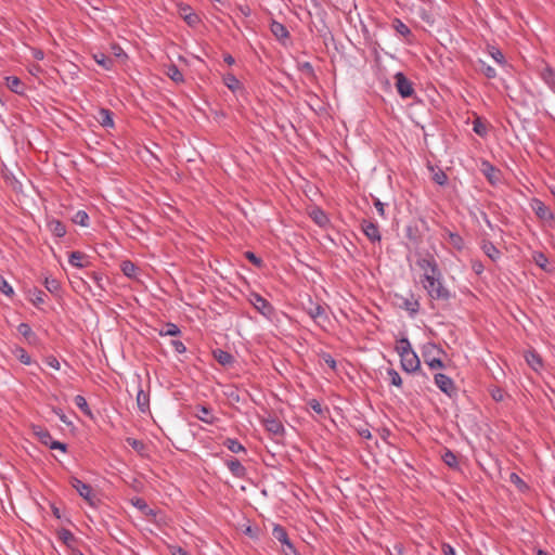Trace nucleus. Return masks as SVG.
Instances as JSON below:
<instances>
[{"instance_id":"1","label":"nucleus","mask_w":555,"mask_h":555,"mask_svg":"<svg viewBox=\"0 0 555 555\" xmlns=\"http://www.w3.org/2000/svg\"><path fill=\"white\" fill-rule=\"evenodd\" d=\"M424 289L434 300L447 301L450 299V291L442 283V274L427 276V281H422Z\"/></svg>"},{"instance_id":"2","label":"nucleus","mask_w":555,"mask_h":555,"mask_svg":"<svg viewBox=\"0 0 555 555\" xmlns=\"http://www.w3.org/2000/svg\"><path fill=\"white\" fill-rule=\"evenodd\" d=\"M443 353V350L439 348L437 345L428 343L424 345L422 350V356L424 358V362L431 369V370H439L443 369L444 364L441 361L440 356Z\"/></svg>"},{"instance_id":"3","label":"nucleus","mask_w":555,"mask_h":555,"mask_svg":"<svg viewBox=\"0 0 555 555\" xmlns=\"http://www.w3.org/2000/svg\"><path fill=\"white\" fill-rule=\"evenodd\" d=\"M417 266L423 271V280L427 281V276L440 275L438 263L433 255L426 254L417 259Z\"/></svg>"},{"instance_id":"4","label":"nucleus","mask_w":555,"mask_h":555,"mask_svg":"<svg viewBox=\"0 0 555 555\" xmlns=\"http://www.w3.org/2000/svg\"><path fill=\"white\" fill-rule=\"evenodd\" d=\"M70 485L90 505L95 504L96 495L90 485L85 483L76 477L70 478Z\"/></svg>"},{"instance_id":"5","label":"nucleus","mask_w":555,"mask_h":555,"mask_svg":"<svg viewBox=\"0 0 555 555\" xmlns=\"http://www.w3.org/2000/svg\"><path fill=\"white\" fill-rule=\"evenodd\" d=\"M34 434L40 440L41 443L50 447L51 449H57L65 451L66 446L60 441H54L50 435V433L42 427H34Z\"/></svg>"},{"instance_id":"6","label":"nucleus","mask_w":555,"mask_h":555,"mask_svg":"<svg viewBox=\"0 0 555 555\" xmlns=\"http://www.w3.org/2000/svg\"><path fill=\"white\" fill-rule=\"evenodd\" d=\"M249 302L254 306V308L260 312L266 318H271L273 313V308L263 297L259 294L253 293L249 296Z\"/></svg>"},{"instance_id":"7","label":"nucleus","mask_w":555,"mask_h":555,"mask_svg":"<svg viewBox=\"0 0 555 555\" xmlns=\"http://www.w3.org/2000/svg\"><path fill=\"white\" fill-rule=\"evenodd\" d=\"M401 367L408 373L416 372L421 366V361L415 351L405 352L400 357Z\"/></svg>"},{"instance_id":"8","label":"nucleus","mask_w":555,"mask_h":555,"mask_svg":"<svg viewBox=\"0 0 555 555\" xmlns=\"http://www.w3.org/2000/svg\"><path fill=\"white\" fill-rule=\"evenodd\" d=\"M435 384L442 392H444L449 397H452L456 392V388L453 380L442 373H438L435 375Z\"/></svg>"},{"instance_id":"9","label":"nucleus","mask_w":555,"mask_h":555,"mask_svg":"<svg viewBox=\"0 0 555 555\" xmlns=\"http://www.w3.org/2000/svg\"><path fill=\"white\" fill-rule=\"evenodd\" d=\"M395 79L398 93L402 98H410L414 92L412 83L406 79V77L402 73H397L395 75Z\"/></svg>"},{"instance_id":"10","label":"nucleus","mask_w":555,"mask_h":555,"mask_svg":"<svg viewBox=\"0 0 555 555\" xmlns=\"http://www.w3.org/2000/svg\"><path fill=\"white\" fill-rule=\"evenodd\" d=\"M362 231L370 241H372V242L380 241L379 230L375 223L364 220L362 222Z\"/></svg>"},{"instance_id":"11","label":"nucleus","mask_w":555,"mask_h":555,"mask_svg":"<svg viewBox=\"0 0 555 555\" xmlns=\"http://www.w3.org/2000/svg\"><path fill=\"white\" fill-rule=\"evenodd\" d=\"M270 30L279 41L283 42L289 37V33H288L287 28L283 24L276 22V21L271 22Z\"/></svg>"},{"instance_id":"12","label":"nucleus","mask_w":555,"mask_h":555,"mask_svg":"<svg viewBox=\"0 0 555 555\" xmlns=\"http://www.w3.org/2000/svg\"><path fill=\"white\" fill-rule=\"evenodd\" d=\"M533 209L537 214V216L543 220V221H546V222H551L553 221L554 219V216H553V212L551 211V209L545 206L542 202L540 201H537L534 203V206H533Z\"/></svg>"},{"instance_id":"13","label":"nucleus","mask_w":555,"mask_h":555,"mask_svg":"<svg viewBox=\"0 0 555 555\" xmlns=\"http://www.w3.org/2000/svg\"><path fill=\"white\" fill-rule=\"evenodd\" d=\"M48 229L53 235L57 237H62L66 234V228L64 223L56 219H51L48 221Z\"/></svg>"},{"instance_id":"14","label":"nucleus","mask_w":555,"mask_h":555,"mask_svg":"<svg viewBox=\"0 0 555 555\" xmlns=\"http://www.w3.org/2000/svg\"><path fill=\"white\" fill-rule=\"evenodd\" d=\"M95 118L100 122V125L103 127H113L114 126L112 112L106 108L99 109Z\"/></svg>"},{"instance_id":"15","label":"nucleus","mask_w":555,"mask_h":555,"mask_svg":"<svg viewBox=\"0 0 555 555\" xmlns=\"http://www.w3.org/2000/svg\"><path fill=\"white\" fill-rule=\"evenodd\" d=\"M223 82L234 93L243 91L241 81L232 74L224 75Z\"/></svg>"},{"instance_id":"16","label":"nucleus","mask_w":555,"mask_h":555,"mask_svg":"<svg viewBox=\"0 0 555 555\" xmlns=\"http://www.w3.org/2000/svg\"><path fill=\"white\" fill-rule=\"evenodd\" d=\"M309 216L320 227H325L328 222L327 216L320 208H312Z\"/></svg>"},{"instance_id":"17","label":"nucleus","mask_w":555,"mask_h":555,"mask_svg":"<svg viewBox=\"0 0 555 555\" xmlns=\"http://www.w3.org/2000/svg\"><path fill=\"white\" fill-rule=\"evenodd\" d=\"M482 171L485 176L488 178V180L495 184L500 180V172L496 170L493 166H491L489 163L482 164Z\"/></svg>"},{"instance_id":"18","label":"nucleus","mask_w":555,"mask_h":555,"mask_svg":"<svg viewBox=\"0 0 555 555\" xmlns=\"http://www.w3.org/2000/svg\"><path fill=\"white\" fill-rule=\"evenodd\" d=\"M481 249L493 261L501 257V251L491 242H483Z\"/></svg>"},{"instance_id":"19","label":"nucleus","mask_w":555,"mask_h":555,"mask_svg":"<svg viewBox=\"0 0 555 555\" xmlns=\"http://www.w3.org/2000/svg\"><path fill=\"white\" fill-rule=\"evenodd\" d=\"M307 311L309 315L315 321H320L321 319L325 318V308L319 304L311 302Z\"/></svg>"},{"instance_id":"20","label":"nucleus","mask_w":555,"mask_h":555,"mask_svg":"<svg viewBox=\"0 0 555 555\" xmlns=\"http://www.w3.org/2000/svg\"><path fill=\"white\" fill-rule=\"evenodd\" d=\"M228 468L235 477H243L245 475V467L236 459L229 460L227 462Z\"/></svg>"},{"instance_id":"21","label":"nucleus","mask_w":555,"mask_h":555,"mask_svg":"<svg viewBox=\"0 0 555 555\" xmlns=\"http://www.w3.org/2000/svg\"><path fill=\"white\" fill-rule=\"evenodd\" d=\"M428 169L433 172L431 179L439 185H444L448 181V177L443 170L440 168H435L431 165H428Z\"/></svg>"},{"instance_id":"22","label":"nucleus","mask_w":555,"mask_h":555,"mask_svg":"<svg viewBox=\"0 0 555 555\" xmlns=\"http://www.w3.org/2000/svg\"><path fill=\"white\" fill-rule=\"evenodd\" d=\"M266 429L274 435H280L283 431V425L275 418H268L264 421Z\"/></svg>"},{"instance_id":"23","label":"nucleus","mask_w":555,"mask_h":555,"mask_svg":"<svg viewBox=\"0 0 555 555\" xmlns=\"http://www.w3.org/2000/svg\"><path fill=\"white\" fill-rule=\"evenodd\" d=\"M86 255L80 253V251H73L70 255H69V263L74 267H77V268H83L86 267Z\"/></svg>"},{"instance_id":"24","label":"nucleus","mask_w":555,"mask_h":555,"mask_svg":"<svg viewBox=\"0 0 555 555\" xmlns=\"http://www.w3.org/2000/svg\"><path fill=\"white\" fill-rule=\"evenodd\" d=\"M477 70L483 74L487 78H494L496 76L495 69L488 65L485 61L478 60L477 62Z\"/></svg>"},{"instance_id":"25","label":"nucleus","mask_w":555,"mask_h":555,"mask_svg":"<svg viewBox=\"0 0 555 555\" xmlns=\"http://www.w3.org/2000/svg\"><path fill=\"white\" fill-rule=\"evenodd\" d=\"M165 73L172 81L177 83L183 82V75L176 65H169Z\"/></svg>"},{"instance_id":"26","label":"nucleus","mask_w":555,"mask_h":555,"mask_svg":"<svg viewBox=\"0 0 555 555\" xmlns=\"http://www.w3.org/2000/svg\"><path fill=\"white\" fill-rule=\"evenodd\" d=\"M195 416L207 424H212L215 420L214 416L211 415L210 410L206 406L198 408L196 410Z\"/></svg>"},{"instance_id":"27","label":"nucleus","mask_w":555,"mask_h":555,"mask_svg":"<svg viewBox=\"0 0 555 555\" xmlns=\"http://www.w3.org/2000/svg\"><path fill=\"white\" fill-rule=\"evenodd\" d=\"M214 357L222 365H228L233 361V357L229 352L223 351L221 349L215 350Z\"/></svg>"},{"instance_id":"28","label":"nucleus","mask_w":555,"mask_h":555,"mask_svg":"<svg viewBox=\"0 0 555 555\" xmlns=\"http://www.w3.org/2000/svg\"><path fill=\"white\" fill-rule=\"evenodd\" d=\"M526 361L534 371H538L542 365L540 356L534 351H529L526 354Z\"/></svg>"},{"instance_id":"29","label":"nucleus","mask_w":555,"mask_h":555,"mask_svg":"<svg viewBox=\"0 0 555 555\" xmlns=\"http://www.w3.org/2000/svg\"><path fill=\"white\" fill-rule=\"evenodd\" d=\"M5 80H7V87L11 91H13L15 93H23L22 81L17 77L10 76V77H7Z\"/></svg>"},{"instance_id":"30","label":"nucleus","mask_w":555,"mask_h":555,"mask_svg":"<svg viewBox=\"0 0 555 555\" xmlns=\"http://www.w3.org/2000/svg\"><path fill=\"white\" fill-rule=\"evenodd\" d=\"M442 461L444 462L446 465H448L451 468L455 469L459 466L456 455L450 450L444 451V453L442 454Z\"/></svg>"},{"instance_id":"31","label":"nucleus","mask_w":555,"mask_h":555,"mask_svg":"<svg viewBox=\"0 0 555 555\" xmlns=\"http://www.w3.org/2000/svg\"><path fill=\"white\" fill-rule=\"evenodd\" d=\"M532 260L541 269H543V270L547 269L548 259L546 258V256L543 253H541V251H533L532 253Z\"/></svg>"},{"instance_id":"32","label":"nucleus","mask_w":555,"mask_h":555,"mask_svg":"<svg viewBox=\"0 0 555 555\" xmlns=\"http://www.w3.org/2000/svg\"><path fill=\"white\" fill-rule=\"evenodd\" d=\"M74 403L76 404V406L78 409H80L86 415L88 416H92V413L88 406V403H87V400L85 399L83 396L81 395H77L75 396L74 398Z\"/></svg>"},{"instance_id":"33","label":"nucleus","mask_w":555,"mask_h":555,"mask_svg":"<svg viewBox=\"0 0 555 555\" xmlns=\"http://www.w3.org/2000/svg\"><path fill=\"white\" fill-rule=\"evenodd\" d=\"M396 351L400 357H402V354H405V352L413 351V349L411 347L410 341L406 338H401L400 340L397 341Z\"/></svg>"},{"instance_id":"34","label":"nucleus","mask_w":555,"mask_h":555,"mask_svg":"<svg viewBox=\"0 0 555 555\" xmlns=\"http://www.w3.org/2000/svg\"><path fill=\"white\" fill-rule=\"evenodd\" d=\"M489 54L499 65H506V61L503 53L495 47H489Z\"/></svg>"},{"instance_id":"35","label":"nucleus","mask_w":555,"mask_h":555,"mask_svg":"<svg viewBox=\"0 0 555 555\" xmlns=\"http://www.w3.org/2000/svg\"><path fill=\"white\" fill-rule=\"evenodd\" d=\"M88 221H89V216L83 210H78L73 216V222L76 223V224H79L81 227H88Z\"/></svg>"},{"instance_id":"36","label":"nucleus","mask_w":555,"mask_h":555,"mask_svg":"<svg viewBox=\"0 0 555 555\" xmlns=\"http://www.w3.org/2000/svg\"><path fill=\"white\" fill-rule=\"evenodd\" d=\"M44 286L52 294H56L61 288L60 282L56 279L49 276L44 280Z\"/></svg>"},{"instance_id":"37","label":"nucleus","mask_w":555,"mask_h":555,"mask_svg":"<svg viewBox=\"0 0 555 555\" xmlns=\"http://www.w3.org/2000/svg\"><path fill=\"white\" fill-rule=\"evenodd\" d=\"M272 534L274 539L280 541L283 545L289 541L286 531L280 526H275L273 528Z\"/></svg>"},{"instance_id":"38","label":"nucleus","mask_w":555,"mask_h":555,"mask_svg":"<svg viewBox=\"0 0 555 555\" xmlns=\"http://www.w3.org/2000/svg\"><path fill=\"white\" fill-rule=\"evenodd\" d=\"M180 13H181V16L184 18V21L189 25H195L198 22V16L196 14L192 13L191 10L188 8L181 9Z\"/></svg>"},{"instance_id":"39","label":"nucleus","mask_w":555,"mask_h":555,"mask_svg":"<svg viewBox=\"0 0 555 555\" xmlns=\"http://www.w3.org/2000/svg\"><path fill=\"white\" fill-rule=\"evenodd\" d=\"M120 268L126 276L133 278L135 275L137 267L131 261H122Z\"/></svg>"},{"instance_id":"40","label":"nucleus","mask_w":555,"mask_h":555,"mask_svg":"<svg viewBox=\"0 0 555 555\" xmlns=\"http://www.w3.org/2000/svg\"><path fill=\"white\" fill-rule=\"evenodd\" d=\"M387 377H388V380L391 385L396 386V387H401L402 385V379L399 375V373L393 370V369H388L387 370Z\"/></svg>"},{"instance_id":"41","label":"nucleus","mask_w":555,"mask_h":555,"mask_svg":"<svg viewBox=\"0 0 555 555\" xmlns=\"http://www.w3.org/2000/svg\"><path fill=\"white\" fill-rule=\"evenodd\" d=\"M57 537L61 541H63L68 546H70L72 543L75 541L74 534L67 529H61L57 532Z\"/></svg>"},{"instance_id":"42","label":"nucleus","mask_w":555,"mask_h":555,"mask_svg":"<svg viewBox=\"0 0 555 555\" xmlns=\"http://www.w3.org/2000/svg\"><path fill=\"white\" fill-rule=\"evenodd\" d=\"M137 402H138V405H139V409L142 411V412H145L149 408V397L143 391V390H140L137 395Z\"/></svg>"},{"instance_id":"43","label":"nucleus","mask_w":555,"mask_h":555,"mask_svg":"<svg viewBox=\"0 0 555 555\" xmlns=\"http://www.w3.org/2000/svg\"><path fill=\"white\" fill-rule=\"evenodd\" d=\"M180 334L179 327L173 323H167L160 331V335L177 336Z\"/></svg>"},{"instance_id":"44","label":"nucleus","mask_w":555,"mask_h":555,"mask_svg":"<svg viewBox=\"0 0 555 555\" xmlns=\"http://www.w3.org/2000/svg\"><path fill=\"white\" fill-rule=\"evenodd\" d=\"M94 60L98 64H100L106 69H109L113 66V60L111 57L105 56L104 54H95Z\"/></svg>"},{"instance_id":"45","label":"nucleus","mask_w":555,"mask_h":555,"mask_svg":"<svg viewBox=\"0 0 555 555\" xmlns=\"http://www.w3.org/2000/svg\"><path fill=\"white\" fill-rule=\"evenodd\" d=\"M225 446L233 453H238L241 451H244V447L237 440H234V439H228L225 441Z\"/></svg>"},{"instance_id":"46","label":"nucleus","mask_w":555,"mask_h":555,"mask_svg":"<svg viewBox=\"0 0 555 555\" xmlns=\"http://www.w3.org/2000/svg\"><path fill=\"white\" fill-rule=\"evenodd\" d=\"M15 357L24 364H30V357L23 348H16L14 351Z\"/></svg>"},{"instance_id":"47","label":"nucleus","mask_w":555,"mask_h":555,"mask_svg":"<svg viewBox=\"0 0 555 555\" xmlns=\"http://www.w3.org/2000/svg\"><path fill=\"white\" fill-rule=\"evenodd\" d=\"M393 28L396 29L397 33H399L402 36H408L410 34L409 27L400 20L393 21Z\"/></svg>"},{"instance_id":"48","label":"nucleus","mask_w":555,"mask_h":555,"mask_svg":"<svg viewBox=\"0 0 555 555\" xmlns=\"http://www.w3.org/2000/svg\"><path fill=\"white\" fill-rule=\"evenodd\" d=\"M17 331L22 336H24L27 339H30L31 337H34V333H33L30 326L26 323H21L17 326Z\"/></svg>"},{"instance_id":"49","label":"nucleus","mask_w":555,"mask_h":555,"mask_svg":"<svg viewBox=\"0 0 555 555\" xmlns=\"http://www.w3.org/2000/svg\"><path fill=\"white\" fill-rule=\"evenodd\" d=\"M126 441H127V443H128L131 448H133V449H134L135 451H138L139 453H142V452H143V450H144V448H145V446H144V443H143L142 441L137 440V439H134V438H127V440H126Z\"/></svg>"},{"instance_id":"50","label":"nucleus","mask_w":555,"mask_h":555,"mask_svg":"<svg viewBox=\"0 0 555 555\" xmlns=\"http://www.w3.org/2000/svg\"><path fill=\"white\" fill-rule=\"evenodd\" d=\"M0 291L7 296H12L14 294L13 287L0 276Z\"/></svg>"},{"instance_id":"51","label":"nucleus","mask_w":555,"mask_h":555,"mask_svg":"<svg viewBox=\"0 0 555 555\" xmlns=\"http://www.w3.org/2000/svg\"><path fill=\"white\" fill-rule=\"evenodd\" d=\"M43 296H44V293L41 292V291H38V289H35L34 291V294H33V297H31V301L36 305V306H39L41 304H43Z\"/></svg>"},{"instance_id":"52","label":"nucleus","mask_w":555,"mask_h":555,"mask_svg":"<svg viewBox=\"0 0 555 555\" xmlns=\"http://www.w3.org/2000/svg\"><path fill=\"white\" fill-rule=\"evenodd\" d=\"M474 131L479 135H485L487 133V127L479 119H477L474 122Z\"/></svg>"},{"instance_id":"53","label":"nucleus","mask_w":555,"mask_h":555,"mask_svg":"<svg viewBox=\"0 0 555 555\" xmlns=\"http://www.w3.org/2000/svg\"><path fill=\"white\" fill-rule=\"evenodd\" d=\"M309 406L318 414L323 413L321 403L315 399L309 401Z\"/></svg>"},{"instance_id":"54","label":"nucleus","mask_w":555,"mask_h":555,"mask_svg":"<svg viewBox=\"0 0 555 555\" xmlns=\"http://www.w3.org/2000/svg\"><path fill=\"white\" fill-rule=\"evenodd\" d=\"M170 553L171 555H191L189 552L178 545L170 546Z\"/></svg>"},{"instance_id":"55","label":"nucleus","mask_w":555,"mask_h":555,"mask_svg":"<svg viewBox=\"0 0 555 555\" xmlns=\"http://www.w3.org/2000/svg\"><path fill=\"white\" fill-rule=\"evenodd\" d=\"M374 206H375L376 210L378 211L379 216L385 217V208H384L385 204L382 203L378 198H375Z\"/></svg>"},{"instance_id":"56","label":"nucleus","mask_w":555,"mask_h":555,"mask_svg":"<svg viewBox=\"0 0 555 555\" xmlns=\"http://www.w3.org/2000/svg\"><path fill=\"white\" fill-rule=\"evenodd\" d=\"M509 479H511V481H512L513 483H515L518 488H520V489H521L522 487H525L524 481H522V480L519 478V476H517L516 474H514V473H513V474H511Z\"/></svg>"},{"instance_id":"57","label":"nucleus","mask_w":555,"mask_h":555,"mask_svg":"<svg viewBox=\"0 0 555 555\" xmlns=\"http://www.w3.org/2000/svg\"><path fill=\"white\" fill-rule=\"evenodd\" d=\"M284 546L283 552L285 555H296V551L289 541Z\"/></svg>"},{"instance_id":"58","label":"nucleus","mask_w":555,"mask_h":555,"mask_svg":"<svg viewBox=\"0 0 555 555\" xmlns=\"http://www.w3.org/2000/svg\"><path fill=\"white\" fill-rule=\"evenodd\" d=\"M172 345H173L175 350H176L177 352L182 353V352H184V351H185V346L183 345V343H182V341H180V340H175V341H172Z\"/></svg>"},{"instance_id":"59","label":"nucleus","mask_w":555,"mask_h":555,"mask_svg":"<svg viewBox=\"0 0 555 555\" xmlns=\"http://www.w3.org/2000/svg\"><path fill=\"white\" fill-rule=\"evenodd\" d=\"M323 360L331 369L334 370L336 367V361L331 356H324Z\"/></svg>"},{"instance_id":"60","label":"nucleus","mask_w":555,"mask_h":555,"mask_svg":"<svg viewBox=\"0 0 555 555\" xmlns=\"http://www.w3.org/2000/svg\"><path fill=\"white\" fill-rule=\"evenodd\" d=\"M48 365L54 370H60V362L55 358H50L47 361Z\"/></svg>"},{"instance_id":"61","label":"nucleus","mask_w":555,"mask_h":555,"mask_svg":"<svg viewBox=\"0 0 555 555\" xmlns=\"http://www.w3.org/2000/svg\"><path fill=\"white\" fill-rule=\"evenodd\" d=\"M246 257H247V258H248L253 263H255L256 266H259V264H260V262H261V261H260V259H259V258H257V257H256L253 253H250V251H247V253H246Z\"/></svg>"},{"instance_id":"62","label":"nucleus","mask_w":555,"mask_h":555,"mask_svg":"<svg viewBox=\"0 0 555 555\" xmlns=\"http://www.w3.org/2000/svg\"><path fill=\"white\" fill-rule=\"evenodd\" d=\"M406 308H408V310H410L412 313H415V312L418 310V302H417V301H414V302H406Z\"/></svg>"},{"instance_id":"63","label":"nucleus","mask_w":555,"mask_h":555,"mask_svg":"<svg viewBox=\"0 0 555 555\" xmlns=\"http://www.w3.org/2000/svg\"><path fill=\"white\" fill-rule=\"evenodd\" d=\"M443 553H444V555H455L454 548L447 544L443 545Z\"/></svg>"},{"instance_id":"64","label":"nucleus","mask_w":555,"mask_h":555,"mask_svg":"<svg viewBox=\"0 0 555 555\" xmlns=\"http://www.w3.org/2000/svg\"><path fill=\"white\" fill-rule=\"evenodd\" d=\"M238 10L246 17L250 15V9L247 5H241Z\"/></svg>"}]
</instances>
